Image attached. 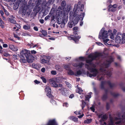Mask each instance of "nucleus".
<instances>
[{
  "instance_id": "obj_1",
  "label": "nucleus",
  "mask_w": 125,
  "mask_h": 125,
  "mask_svg": "<svg viewBox=\"0 0 125 125\" xmlns=\"http://www.w3.org/2000/svg\"><path fill=\"white\" fill-rule=\"evenodd\" d=\"M102 54L99 52H96L90 54L88 56V59H86L85 58L83 57H80L79 58L76 59V60L78 62L86 60V63H89V65L85 64V67L90 72V73L89 72H87V75L90 77H95L98 74L97 71L94 68L95 66L93 63H90L93 60L98 59L101 56Z\"/></svg>"
},
{
  "instance_id": "obj_2",
  "label": "nucleus",
  "mask_w": 125,
  "mask_h": 125,
  "mask_svg": "<svg viewBox=\"0 0 125 125\" xmlns=\"http://www.w3.org/2000/svg\"><path fill=\"white\" fill-rule=\"evenodd\" d=\"M108 36H109L111 39H114V36L112 33V31L109 30L107 31L104 30V28H102L100 31L99 35V38L102 39L104 44L105 45L109 46H113L112 43L113 42V40H111L109 42V40L108 39Z\"/></svg>"
},
{
  "instance_id": "obj_3",
  "label": "nucleus",
  "mask_w": 125,
  "mask_h": 125,
  "mask_svg": "<svg viewBox=\"0 0 125 125\" xmlns=\"http://www.w3.org/2000/svg\"><path fill=\"white\" fill-rule=\"evenodd\" d=\"M83 5L80 6L75 4L74 6L73 11H71L70 13V18L73 20L74 16H80V19L82 21L84 17V14L83 11Z\"/></svg>"
},
{
  "instance_id": "obj_4",
  "label": "nucleus",
  "mask_w": 125,
  "mask_h": 125,
  "mask_svg": "<svg viewBox=\"0 0 125 125\" xmlns=\"http://www.w3.org/2000/svg\"><path fill=\"white\" fill-rule=\"evenodd\" d=\"M113 58L112 57H111L109 61H107L106 62L104 63L101 66L100 69V71L102 72H104V74H105L109 76H110L111 75V72L110 71H108L107 72L105 71L104 69V68H106L108 67L110 64L113 61Z\"/></svg>"
},
{
  "instance_id": "obj_5",
  "label": "nucleus",
  "mask_w": 125,
  "mask_h": 125,
  "mask_svg": "<svg viewBox=\"0 0 125 125\" xmlns=\"http://www.w3.org/2000/svg\"><path fill=\"white\" fill-rule=\"evenodd\" d=\"M115 42L117 43L120 44L124 43L125 42V33L122 35H117L115 38Z\"/></svg>"
},
{
  "instance_id": "obj_6",
  "label": "nucleus",
  "mask_w": 125,
  "mask_h": 125,
  "mask_svg": "<svg viewBox=\"0 0 125 125\" xmlns=\"http://www.w3.org/2000/svg\"><path fill=\"white\" fill-rule=\"evenodd\" d=\"M28 7L26 5H24L22 6L20 8L19 11V13L20 14H21L22 16H24L26 14L27 10Z\"/></svg>"
},
{
  "instance_id": "obj_7",
  "label": "nucleus",
  "mask_w": 125,
  "mask_h": 125,
  "mask_svg": "<svg viewBox=\"0 0 125 125\" xmlns=\"http://www.w3.org/2000/svg\"><path fill=\"white\" fill-rule=\"evenodd\" d=\"M44 58L41 59L40 62L43 64H48L50 62V57L49 56H44Z\"/></svg>"
},
{
  "instance_id": "obj_8",
  "label": "nucleus",
  "mask_w": 125,
  "mask_h": 125,
  "mask_svg": "<svg viewBox=\"0 0 125 125\" xmlns=\"http://www.w3.org/2000/svg\"><path fill=\"white\" fill-rule=\"evenodd\" d=\"M45 90L47 95L49 98H52V96L51 94V90L50 87L47 86L45 88Z\"/></svg>"
},
{
  "instance_id": "obj_9",
  "label": "nucleus",
  "mask_w": 125,
  "mask_h": 125,
  "mask_svg": "<svg viewBox=\"0 0 125 125\" xmlns=\"http://www.w3.org/2000/svg\"><path fill=\"white\" fill-rule=\"evenodd\" d=\"M56 79L55 78H52L50 79L49 82L50 84L55 87L58 86V85L56 83Z\"/></svg>"
},
{
  "instance_id": "obj_10",
  "label": "nucleus",
  "mask_w": 125,
  "mask_h": 125,
  "mask_svg": "<svg viewBox=\"0 0 125 125\" xmlns=\"http://www.w3.org/2000/svg\"><path fill=\"white\" fill-rule=\"evenodd\" d=\"M30 54V51L29 50L23 49L21 51L20 55H24L25 57Z\"/></svg>"
},
{
  "instance_id": "obj_11",
  "label": "nucleus",
  "mask_w": 125,
  "mask_h": 125,
  "mask_svg": "<svg viewBox=\"0 0 125 125\" xmlns=\"http://www.w3.org/2000/svg\"><path fill=\"white\" fill-rule=\"evenodd\" d=\"M81 37L80 36H74L73 35H72L70 37H68V38L69 39L73 40L76 43H77L79 39Z\"/></svg>"
},
{
  "instance_id": "obj_12",
  "label": "nucleus",
  "mask_w": 125,
  "mask_h": 125,
  "mask_svg": "<svg viewBox=\"0 0 125 125\" xmlns=\"http://www.w3.org/2000/svg\"><path fill=\"white\" fill-rule=\"evenodd\" d=\"M59 90L60 91L61 94L63 96H67L68 95V93L66 92L65 89L64 88H62L59 89Z\"/></svg>"
},
{
  "instance_id": "obj_13",
  "label": "nucleus",
  "mask_w": 125,
  "mask_h": 125,
  "mask_svg": "<svg viewBox=\"0 0 125 125\" xmlns=\"http://www.w3.org/2000/svg\"><path fill=\"white\" fill-rule=\"evenodd\" d=\"M117 7V5L116 4H114L113 5H110L109 6L108 10L109 11L114 12L116 10Z\"/></svg>"
},
{
  "instance_id": "obj_14",
  "label": "nucleus",
  "mask_w": 125,
  "mask_h": 125,
  "mask_svg": "<svg viewBox=\"0 0 125 125\" xmlns=\"http://www.w3.org/2000/svg\"><path fill=\"white\" fill-rule=\"evenodd\" d=\"M26 58L27 60V61L29 63L32 62L34 59L32 55L26 56Z\"/></svg>"
},
{
  "instance_id": "obj_15",
  "label": "nucleus",
  "mask_w": 125,
  "mask_h": 125,
  "mask_svg": "<svg viewBox=\"0 0 125 125\" xmlns=\"http://www.w3.org/2000/svg\"><path fill=\"white\" fill-rule=\"evenodd\" d=\"M9 46L10 49L12 51H17L18 50V48L13 44H9Z\"/></svg>"
},
{
  "instance_id": "obj_16",
  "label": "nucleus",
  "mask_w": 125,
  "mask_h": 125,
  "mask_svg": "<svg viewBox=\"0 0 125 125\" xmlns=\"http://www.w3.org/2000/svg\"><path fill=\"white\" fill-rule=\"evenodd\" d=\"M63 10L62 9H61V7H59L58 9V10L56 11L57 14L58 15L57 16H62V13Z\"/></svg>"
},
{
  "instance_id": "obj_17",
  "label": "nucleus",
  "mask_w": 125,
  "mask_h": 125,
  "mask_svg": "<svg viewBox=\"0 0 125 125\" xmlns=\"http://www.w3.org/2000/svg\"><path fill=\"white\" fill-rule=\"evenodd\" d=\"M19 57L21 58L20 61L21 63H26L27 62V60H26V59H25L23 55H20Z\"/></svg>"
},
{
  "instance_id": "obj_18",
  "label": "nucleus",
  "mask_w": 125,
  "mask_h": 125,
  "mask_svg": "<svg viewBox=\"0 0 125 125\" xmlns=\"http://www.w3.org/2000/svg\"><path fill=\"white\" fill-rule=\"evenodd\" d=\"M84 65V64L82 62L79 63H73V66L78 68H81Z\"/></svg>"
},
{
  "instance_id": "obj_19",
  "label": "nucleus",
  "mask_w": 125,
  "mask_h": 125,
  "mask_svg": "<svg viewBox=\"0 0 125 125\" xmlns=\"http://www.w3.org/2000/svg\"><path fill=\"white\" fill-rule=\"evenodd\" d=\"M75 17L74 20L73 21H72L73 22L74 25L78 23L79 20H81V19H80V16H75L74 17Z\"/></svg>"
},
{
  "instance_id": "obj_20",
  "label": "nucleus",
  "mask_w": 125,
  "mask_h": 125,
  "mask_svg": "<svg viewBox=\"0 0 125 125\" xmlns=\"http://www.w3.org/2000/svg\"><path fill=\"white\" fill-rule=\"evenodd\" d=\"M47 125H57V124L54 120H52L49 121Z\"/></svg>"
},
{
  "instance_id": "obj_21",
  "label": "nucleus",
  "mask_w": 125,
  "mask_h": 125,
  "mask_svg": "<svg viewBox=\"0 0 125 125\" xmlns=\"http://www.w3.org/2000/svg\"><path fill=\"white\" fill-rule=\"evenodd\" d=\"M44 1L43 3H42V4L48 7L49 5L51 3V0H49L48 2L46 3V1L45 0H43Z\"/></svg>"
},
{
  "instance_id": "obj_22",
  "label": "nucleus",
  "mask_w": 125,
  "mask_h": 125,
  "mask_svg": "<svg viewBox=\"0 0 125 125\" xmlns=\"http://www.w3.org/2000/svg\"><path fill=\"white\" fill-rule=\"evenodd\" d=\"M69 118L71 120H72L75 122L78 121V119L77 118L73 116H71L69 117Z\"/></svg>"
},
{
  "instance_id": "obj_23",
  "label": "nucleus",
  "mask_w": 125,
  "mask_h": 125,
  "mask_svg": "<svg viewBox=\"0 0 125 125\" xmlns=\"http://www.w3.org/2000/svg\"><path fill=\"white\" fill-rule=\"evenodd\" d=\"M91 93H89L85 96V101L87 100H88V101H89V99L91 97Z\"/></svg>"
},
{
  "instance_id": "obj_24",
  "label": "nucleus",
  "mask_w": 125,
  "mask_h": 125,
  "mask_svg": "<svg viewBox=\"0 0 125 125\" xmlns=\"http://www.w3.org/2000/svg\"><path fill=\"white\" fill-rule=\"evenodd\" d=\"M76 92L79 93L80 94H83L82 92L83 90L80 88H78L76 90Z\"/></svg>"
},
{
  "instance_id": "obj_25",
  "label": "nucleus",
  "mask_w": 125,
  "mask_h": 125,
  "mask_svg": "<svg viewBox=\"0 0 125 125\" xmlns=\"http://www.w3.org/2000/svg\"><path fill=\"white\" fill-rule=\"evenodd\" d=\"M31 26L30 25L27 24L26 25H24L23 26V28L25 30H27L30 29Z\"/></svg>"
},
{
  "instance_id": "obj_26",
  "label": "nucleus",
  "mask_w": 125,
  "mask_h": 125,
  "mask_svg": "<svg viewBox=\"0 0 125 125\" xmlns=\"http://www.w3.org/2000/svg\"><path fill=\"white\" fill-rule=\"evenodd\" d=\"M114 122H113V120L111 119L110 121L108 122V124L107 125H114ZM106 124V123L105 122L104 123V125H105Z\"/></svg>"
},
{
  "instance_id": "obj_27",
  "label": "nucleus",
  "mask_w": 125,
  "mask_h": 125,
  "mask_svg": "<svg viewBox=\"0 0 125 125\" xmlns=\"http://www.w3.org/2000/svg\"><path fill=\"white\" fill-rule=\"evenodd\" d=\"M75 25L74 24L73 22L72 21H70L68 23V26L69 28H71L73 25Z\"/></svg>"
},
{
  "instance_id": "obj_28",
  "label": "nucleus",
  "mask_w": 125,
  "mask_h": 125,
  "mask_svg": "<svg viewBox=\"0 0 125 125\" xmlns=\"http://www.w3.org/2000/svg\"><path fill=\"white\" fill-rule=\"evenodd\" d=\"M92 119H87L84 121V123L85 124H89L92 122Z\"/></svg>"
},
{
  "instance_id": "obj_29",
  "label": "nucleus",
  "mask_w": 125,
  "mask_h": 125,
  "mask_svg": "<svg viewBox=\"0 0 125 125\" xmlns=\"http://www.w3.org/2000/svg\"><path fill=\"white\" fill-rule=\"evenodd\" d=\"M68 74L70 75H73L74 74V72L71 69H69L67 72Z\"/></svg>"
},
{
  "instance_id": "obj_30",
  "label": "nucleus",
  "mask_w": 125,
  "mask_h": 125,
  "mask_svg": "<svg viewBox=\"0 0 125 125\" xmlns=\"http://www.w3.org/2000/svg\"><path fill=\"white\" fill-rule=\"evenodd\" d=\"M101 116L102 115H99V118L102 117V119H103V120H106L107 118V116L105 115H103L102 117Z\"/></svg>"
},
{
  "instance_id": "obj_31",
  "label": "nucleus",
  "mask_w": 125,
  "mask_h": 125,
  "mask_svg": "<svg viewBox=\"0 0 125 125\" xmlns=\"http://www.w3.org/2000/svg\"><path fill=\"white\" fill-rule=\"evenodd\" d=\"M55 68L56 69L60 71H62V70L61 69V68L60 66L58 65H56L55 66Z\"/></svg>"
},
{
  "instance_id": "obj_32",
  "label": "nucleus",
  "mask_w": 125,
  "mask_h": 125,
  "mask_svg": "<svg viewBox=\"0 0 125 125\" xmlns=\"http://www.w3.org/2000/svg\"><path fill=\"white\" fill-rule=\"evenodd\" d=\"M41 32L42 33V34L44 36H46L47 35V32L45 30H42L41 31Z\"/></svg>"
},
{
  "instance_id": "obj_33",
  "label": "nucleus",
  "mask_w": 125,
  "mask_h": 125,
  "mask_svg": "<svg viewBox=\"0 0 125 125\" xmlns=\"http://www.w3.org/2000/svg\"><path fill=\"white\" fill-rule=\"evenodd\" d=\"M8 20L10 22L12 23H16V21L15 20L10 19V18H9Z\"/></svg>"
},
{
  "instance_id": "obj_34",
  "label": "nucleus",
  "mask_w": 125,
  "mask_h": 125,
  "mask_svg": "<svg viewBox=\"0 0 125 125\" xmlns=\"http://www.w3.org/2000/svg\"><path fill=\"white\" fill-rule=\"evenodd\" d=\"M86 105V103L83 100L82 101V104L81 105L82 108V109H83V108L84 107L85 105Z\"/></svg>"
},
{
  "instance_id": "obj_35",
  "label": "nucleus",
  "mask_w": 125,
  "mask_h": 125,
  "mask_svg": "<svg viewBox=\"0 0 125 125\" xmlns=\"http://www.w3.org/2000/svg\"><path fill=\"white\" fill-rule=\"evenodd\" d=\"M32 66V67L36 69H38V66L35 63L33 64Z\"/></svg>"
},
{
  "instance_id": "obj_36",
  "label": "nucleus",
  "mask_w": 125,
  "mask_h": 125,
  "mask_svg": "<svg viewBox=\"0 0 125 125\" xmlns=\"http://www.w3.org/2000/svg\"><path fill=\"white\" fill-rule=\"evenodd\" d=\"M66 5L65 1H63L61 3V6L63 7H64Z\"/></svg>"
},
{
  "instance_id": "obj_37",
  "label": "nucleus",
  "mask_w": 125,
  "mask_h": 125,
  "mask_svg": "<svg viewBox=\"0 0 125 125\" xmlns=\"http://www.w3.org/2000/svg\"><path fill=\"white\" fill-rule=\"evenodd\" d=\"M41 79L42 80V81L44 83H46L47 81L46 79L43 77H41Z\"/></svg>"
},
{
  "instance_id": "obj_38",
  "label": "nucleus",
  "mask_w": 125,
  "mask_h": 125,
  "mask_svg": "<svg viewBox=\"0 0 125 125\" xmlns=\"http://www.w3.org/2000/svg\"><path fill=\"white\" fill-rule=\"evenodd\" d=\"M82 73V72L81 71L79 70L77 72V73H75V75L76 76H77L79 75H80Z\"/></svg>"
},
{
  "instance_id": "obj_39",
  "label": "nucleus",
  "mask_w": 125,
  "mask_h": 125,
  "mask_svg": "<svg viewBox=\"0 0 125 125\" xmlns=\"http://www.w3.org/2000/svg\"><path fill=\"white\" fill-rule=\"evenodd\" d=\"M64 68L65 69L68 70L69 69H70L69 68V66L68 65H65L64 66Z\"/></svg>"
},
{
  "instance_id": "obj_40",
  "label": "nucleus",
  "mask_w": 125,
  "mask_h": 125,
  "mask_svg": "<svg viewBox=\"0 0 125 125\" xmlns=\"http://www.w3.org/2000/svg\"><path fill=\"white\" fill-rule=\"evenodd\" d=\"M71 8V7L70 6H68L67 7V11H69Z\"/></svg>"
},
{
  "instance_id": "obj_41",
  "label": "nucleus",
  "mask_w": 125,
  "mask_h": 125,
  "mask_svg": "<svg viewBox=\"0 0 125 125\" xmlns=\"http://www.w3.org/2000/svg\"><path fill=\"white\" fill-rule=\"evenodd\" d=\"M31 11L30 10L26 12V15L27 16H29L31 14Z\"/></svg>"
},
{
  "instance_id": "obj_42",
  "label": "nucleus",
  "mask_w": 125,
  "mask_h": 125,
  "mask_svg": "<svg viewBox=\"0 0 125 125\" xmlns=\"http://www.w3.org/2000/svg\"><path fill=\"white\" fill-rule=\"evenodd\" d=\"M51 73L52 75H56V71H52L51 72Z\"/></svg>"
},
{
  "instance_id": "obj_43",
  "label": "nucleus",
  "mask_w": 125,
  "mask_h": 125,
  "mask_svg": "<svg viewBox=\"0 0 125 125\" xmlns=\"http://www.w3.org/2000/svg\"><path fill=\"white\" fill-rule=\"evenodd\" d=\"M63 106H65L66 107H67L68 106V104L67 103H65L63 104Z\"/></svg>"
},
{
  "instance_id": "obj_44",
  "label": "nucleus",
  "mask_w": 125,
  "mask_h": 125,
  "mask_svg": "<svg viewBox=\"0 0 125 125\" xmlns=\"http://www.w3.org/2000/svg\"><path fill=\"white\" fill-rule=\"evenodd\" d=\"M74 113L76 115H81V113L80 111H75L74 112Z\"/></svg>"
},
{
  "instance_id": "obj_45",
  "label": "nucleus",
  "mask_w": 125,
  "mask_h": 125,
  "mask_svg": "<svg viewBox=\"0 0 125 125\" xmlns=\"http://www.w3.org/2000/svg\"><path fill=\"white\" fill-rule=\"evenodd\" d=\"M14 37L16 38H17L18 40H19L20 39V37H18L17 35L14 34Z\"/></svg>"
},
{
  "instance_id": "obj_46",
  "label": "nucleus",
  "mask_w": 125,
  "mask_h": 125,
  "mask_svg": "<svg viewBox=\"0 0 125 125\" xmlns=\"http://www.w3.org/2000/svg\"><path fill=\"white\" fill-rule=\"evenodd\" d=\"M96 43L99 46H104L103 44L102 43L100 42H96Z\"/></svg>"
},
{
  "instance_id": "obj_47",
  "label": "nucleus",
  "mask_w": 125,
  "mask_h": 125,
  "mask_svg": "<svg viewBox=\"0 0 125 125\" xmlns=\"http://www.w3.org/2000/svg\"><path fill=\"white\" fill-rule=\"evenodd\" d=\"M90 109L93 112L94 111V106H93L92 107H91Z\"/></svg>"
},
{
  "instance_id": "obj_48",
  "label": "nucleus",
  "mask_w": 125,
  "mask_h": 125,
  "mask_svg": "<svg viewBox=\"0 0 125 125\" xmlns=\"http://www.w3.org/2000/svg\"><path fill=\"white\" fill-rule=\"evenodd\" d=\"M15 26L18 28H21V26L19 24H16Z\"/></svg>"
},
{
  "instance_id": "obj_49",
  "label": "nucleus",
  "mask_w": 125,
  "mask_h": 125,
  "mask_svg": "<svg viewBox=\"0 0 125 125\" xmlns=\"http://www.w3.org/2000/svg\"><path fill=\"white\" fill-rule=\"evenodd\" d=\"M31 52L32 54H35L36 53V52L34 50H33L31 51Z\"/></svg>"
},
{
  "instance_id": "obj_50",
  "label": "nucleus",
  "mask_w": 125,
  "mask_h": 125,
  "mask_svg": "<svg viewBox=\"0 0 125 125\" xmlns=\"http://www.w3.org/2000/svg\"><path fill=\"white\" fill-rule=\"evenodd\" d=\"M39 46V44L38 43H37L36 44L34 45L32 47L33 48H34L35 47H38Z\"/></svg>"
},
{
  "instance_id": "obj_51",
  "label": "nucleus",
  "mask_w": 125,
  "mask_h": 125,
  "mask_svg": "<svg viewBox=\"0 0 125 125\" xmlns=\"http://www.w3.org/2000/svg\"><path fill=\"white\" fill-rule=\"evenodd\" d=\"M51 102L53 104H56L55 101L53 99H52L51 100Z\"/></svg>"
},
{
  "instance_id": "obj_52",
  "label": "nucleus",
  "mask_w": 125,
  "mask_h": 125,
  "mask_svg": "<svg viewBox=\"0 0 125 125\" xmlns=\"http://www.w3.org/2000/svg\"><path fill=\"white\" fill-rule=\"evenodd\" d=\"M34 83L36 84H38L39 83H40V81H39L37 80H35V81H34Z\"/></svg>"
},
{
  "instance_id": "obj_53",
  "label": "nucleus",
  "mask_w": 125,
  "mask_h": 125,
  "mask_svg": "<svg viewBox=\"0 0 125 125\" xmlns=\"http://www.w3.org/2000/svg\"><path fill=\"white\" fill-rule=\"evenodd\" d=\"M12 57L14 59H17V56L16 55H13Z\"/></svg>"
},
{
  "instance_id": "obj_54",
  "label": "nucleus",
  "mask_w": 125,
  "mask_h": 125,
  "mask_svg": "<svg viewBox=\"0 0 125 125\" xmlns=\"http://www.w3.org/2000/svg\"><path fill=\"white\" fill-rule=\"evenodd\" d=\"M3 55L4 56H5L6 57H7L9 55V53H5L3 54Z\"/></svg>"
},
{
  "instance_id": "obj_55",
  "label": "nucleus",
  "mask_w": 125,
  "mask_h": 125,
  "mask_svg": "<svg viewBox=\"0 0 125 125\" xmlns=\"http://www.w3.org/2000/svg\"><path fill=\"white\" fill-rule=\"evenodd\" d=\"M73 30L74 31L77 30L78 29V28L77 27H75L73 28Z\"/></svg>"
},
{
  "instance_id": "obj_56",
  "label": "nucleus",
  "mask_w": 125,
  "mask_h": 125,
  "mask_svg": "<svg viewBox=\"0 0 125 125\" xmlns=\"http://www.w3.org/2000/svg\"><path fill=\"white\" fill-rule=\"evenodd\" d=\"M3 46L4 48H7L8 47V45L6 44H3Z\"/></svg>"
},
{
  "instance_id": "obj_57",
  "label": "nucleus",
  "mask_w": 125,
  "mask_h": 125,
  "mask_svg": "<svg viewBox=\"0 0 125 125\" xmlns=\"http://www.w3.org/2000/svg\"><path fill=\"white\" fill-rule=\"evenodd\" d=\"M45 69L44 68H43L41 69V71L43 73L45 72Z\"/></svg>"
},
{
  "instance_id": "obj_58",
  "label": "nucleus",
  "mask_w": 125,
  "mask_h": 125,
  "mask_svg": "<svg viewBox=\"0 0 125 125\" xmlns=\"http://www.w3.org/2000/svg\"><path fill=\"white\" fill-rule=\"evenodd\" d=\"M65 83L69 87L70 86V84L69 83L67 82H65Z\"/></svg>"
},
{
  "instance_id": "obj_59",
  "label": "nucleus",
  "mask_w": 125,
  "mask_h": 125,
  "mask_svg": "<svg viewBox=\"0 0 125 125\" xmlns=\"http://www.w3.org/2000/svg\"><path fill=\"white\" fill-rule=\"evenodd\" d=\"M49 16H47L45 17L44 19L45 21H46L49 19Z\"/></svg>"
},
{
  "instance_id": "obj_60",
  "label": "nucleus",
  "mask_w": 125,
  "mask_h": 125,
  "mask_svg": "<svg viewBox=\"0 0 125 125\" xmlns=\"http://www.w3.org/2000/svg\"><path fill=\"white\" fill-rule=\"evenodd\" d=\"M84 115L83 114H82V115H80L78 116V117L79 118H82Z\"/></svg>"
},
{
  "instance_id": "obj_61",
  "label": "nucleus",
  "mask_w": 125,
  "mask_h": 125,
  "mask_svg": "<svg viewBox=\"0 0 125 125\" xmlns=\"http://www.w3.org/2000/svg\"><path fill=\"white\" fill-rule=\"evenodd\" d=\"M34 29L36 31H37L38 30V28L37 27H34Z\"/></svg>"
},
{
  "instance_id": "obj_62",
  "label": "nucleus",
  "mask_w": 125,
  "mask_h": 125,
  "mask_svg": "<svg viewBox=\"0 0 125 125\" xmlns=\"http://www.w3.org/2000/svg\"><path fill=\"white\" fill-rule=\"evenodd\" d=\"M0 13L1 14V16H3V15L4 14V12L2 11H0Z\"/></svg>"
},
{
  "instance_id": "obj_63",
  "label": "nucleus",
  "mask_w": 125,
  "mask_h": 125,
  "mask_svg": "<svg viewBox=\"0 0 125 125\" xmlns=\"http://www.w3.org/2000/svg\"><path fill=\"white\" fill-rule=\"evenodd\" d=\"M4 12H5V13L6 14V15H9V14L6 11V10L5 9H4Z\"/></svg>"
},
{
  "instance_id": "obj_64",
  "label": "nucleus",
  "mask_w": 125,
  "mask_h": 125,
  "mask_svg": "<svg viewBox=\"0 0 125 125\" xmlns=\"http://www.w3.org/2000/svg\"><path fill=\"white\" fill-rule=\"evenodd\" d=\"M121 122V120H120V121H119L118 122H115V123L117 124H120V123Z\"/></svg>"
}]
</instances>
